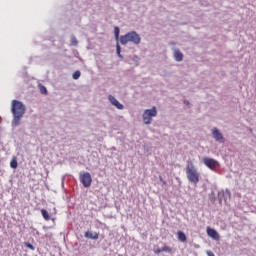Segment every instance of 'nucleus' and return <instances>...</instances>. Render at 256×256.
Instances as JSON below:
<instances>
[{
    "label": "nucleus",
    "mask_w": 256,
    "mask_h": 256,
    "mask_svg": "<svg viewBox=\"0 0 256 256\" xmlns=\"http://www.w3.org/2000/svg\"><path fill=\"white\" fill-rule=\"evenodd\" d=\"M153 117H157L156 107H152V109H146L142 114L145 125H151V123H153Z\"/></svg>",
    "instance_id": "3"
},
{
    "label": "nucleus",
    "mask_w": 256,
    "mask_h": 256,
    "mask_svg": "<svg viewBox=\"0 0 256 256\" xmlns=\"http://www.w3.org/2000/svg\"><path fill=\"white\" fill-rule=\"evenodd\" d=\"M41 214H42V217L45 219V221L51 220V216H49V212H47V210L42 209Z\"/></svg>",
    "instance_id": "16"
},
{
    "label": "nucleus",
    "mask_w": 256,
    "mask_h": 256,
    "mask_svg": "<svg viewBox=\"0 0 256 256\" xmlns=\"http://www.w3.org/2000/svg\"><path fill=\"white\" fill-rule=\"evenodd\" d=\"M184 103H185V105H189V101L188 100H185Z\"/></svg>",
    "instance_id": "28"
},
{
    "label": "nucleus",
    "mask_w": 256,
    "mask_h": 256,
    "mask_svg": "<svg viewBox=\"0 0 256 256\" xmlns=\"http://www.w3.org/2000/svg\"><path fill=\"white\" fill-rule=\"evenodd\" d=\"M221 195L223 196V201H225V203H227V199H231V191H229V189H226L225 191L222 190V191L218 192L219 203H221V201H222Z\"/></svg>",
    "instance_id": "8"
},
{
    "label": "nucleus",
    "mask_w": 256,
    "mask_h": 256,
    "mask_svg": "<svg viewBox=\"0 0 256 256\" xmlns=\"http://www.w3.org/2000/svg\"><path fill=\"white\" fill-rule=\"evenodd\" d=\"M174 59H175V61L180 63V61H183V53L180 52V50H175L174 51Z\"/></svg>",
    "instance_id": "12"
},
{
    "label": "nucleus",
    "mask_w": 256,
    "mask_h": 256,
    "mask_svg": "<svg viewBox=\"0 0 256 256\" xmlns=\"http://www.w3.org/2000/svg\"><path fill=\"white\" fill-rule=\"evenodd\" d=\"M10 111L13 117L11 126L15 129V127L21 125V120L25 117V113L27 112V106H25L22 101L12 100Z\"/></svg>",
    "instance_id": "1"
},
{
    "label": "nucleus",
    "mask_w": 256,
    "mask_h": 256,
    "mask_svg": "<svg viewBox=\"0 0 256 256\" xmlns=\"http://www.w3.org/2000/svg\"><path fill=\"white\" fill-rule=\"evenodd\" d=\"M221 199H222V201H223V195H221Z\"/></svg>",
    "instance_id": "29"
},
{
    "label": "nucleus",
    "mask_w": 256,
    "mask_h": 256,
    "mask_svg": "<svg viewBox=\"0 0 256 256\" xmlns=\"http://www.w3.org/2000/svg\"><path fill=\"white\" fill-rule=\"evenodd\" d=\"M127 35L129 43H133L134 45H139V43H141V36L135 31L128 32Z\"/></svg>",
    "instance_id": "6"
},
{
    "label": "nucleus",
    "mask_w": 256,
    "mask_h": 256,
    "mask_svg": "<svg viewBox=\"0 0 256 256\" xmlns=\"http://www.w3.org/2000/svg\"><path fill=\"white\" fill-rule=\"evenodd\" d=\"M11 169H17L19 167V163L17 162V158L13 157L10 162Z\"/></svg>",
    "instance_id": "15"
},
{
    "label": "nucleus",
    "mask_w": 256,
    "mask_h": 256,
    "mask_svg": "<svg viewBox=\"0 0 256 256\" xmlns=\"http://www.w3.org/2000/svg\"><path fill=\"white\" fill-rule=\"evenodd\" d=\"M79 77H81V71L77 70L73 73L72 75V79H74L75 81H77V79H79Z\"/></svg>",
    "instance_id": "21"
},
{
    "label": "nucleus",
    "mask_w": 256,
    "mask_h": 256,
    "mask_svg": "<svg viewBox=\"0 0 256 256\" xmlns=\"http://www.w3.org/2000/svg\"><path fill=\"white\" fill-rule=\"evenodd\" d=\"M116 53L120 59H123V55H121V45H119V43L116 44Z\"/></svg>",
    "instance_id": "19"
},
{
    "label": "nucleus",
    "mask_w": 256,
    "mask_h": 256,
    "mask_svg": "<svg viewBox=\"0 0 256 256\" xmlns=\"http://www.w3.org/2000/svg\"><path fill=\"white\" fill-rule=\"evenodd\" d=\"M25 246L28 248V249H31V251H35V246H33V244L29 243V242H26L25 243Z\"/></svg>",
    "instance_id": "22"
},
{
    "label": "nucleus",
    "mask_w": 256,
    "mask_h": 256,
    "mask_svg": "<svg viewBox=\"0 0 256 256\" xmlns=\"http://www.w3.org/2000/svg\"><path fill=\"white\" fill-rule=\"evenodd\" d=\"M154 253L156 255H159V253H163V251L161 250V248H154Z\"/></svg>",
    "instance_id": "25"
},
{
    "label": "nucleus",
    "mask_w": 256,
    "mask_h": 256,
    "mask_svg": "<svg viewBox=\"0 0 256 256\" xmlns=\"http://www.w3.org/2000/svg\"><path fill=\"white\" fill-rule=\"evenodd\" d=\"M186 175L190 183H193L194 185H197L199 183V172H197V169H195V167L187 166Z\"/></svg>",
    "instance_id": "2"
},
{
    "label": "nucleus",
    "mask_w": 256,
    "mask_h": 256,
    "mask_svg": "<svg viewBox=\"0 0 256 256\" xmlns=\"http://www.w3.org/2000/svg\"><path fill=\"white\" fill-rule=\"evenodd\" d=\"M70 39H71V45H73V47H77L79 42L77 41V38L75 37V35H71Z\"/></svg>",
    "instance_id": "18"
},
{
    "label": "nucleus",
    "mask_w": 256,
    "mask_h": 256,
    "mask_svg": "<svg viewBox=\"0 0 256 256\" xmlns=\"http://www.w3.org/2000/svg\"><path fill=\"white\" fill-rule=\"evenodd\" d=\"M206 233H207L208 237H211V239H214V241H219L220 236H219V232H217V230H215L211 227H207Z\"/></svg>",
    "instance_id": "9"
},
{
    "label": "nucleus",
    "mask_w": 256,
    "mask_h": 256,
    "mask_svg": "<svg viewBox=\"0 0 256 256\" xmlns=\"http://www.w3.org/2000/svg\"><path fill=\"white\" fill-rule=\"evenodd\" d=\"M212 135H213L215 141H218V143H225V137H223V133H221L220 129L213 128Z\"/></svg>",
    "instance_id": "7"
},
{
    "label": "nucleus",
    "mask_w": 256,
    "mask_h": 256,
    "mask_svg": "<svg viewBox=\"0 0 256 256\" xmlns=\"http://www.w3.org/2000/svg\"><path fill=\"white\" fill-rule=\"evenodd\" d=\"M177 237H178V240L181 241V243H185V241H187V236L185 235V232H183V231H178Z\"/></svg>",
    "instance_id": "13"
},
{
    "label": "nucleus",
    "mask_w": 256,
    "mask_h": 256,
    "mask_svg": "<svg viewBox=\"0 0 256 256\" xmlns=\"http://www.w3.org/2000/svg\"><path fill=\"white\" fill-rule=\"evenodd\" d=\"M108 101H109L112 105H114V107H116V109H119V110L125 109V106H123V104H121V103L119 102V100H117V98H115V96L110 95V96L108 97Z\"/></svg>",
    "instance_id": "10"
},
{
    "label": "nucleus",
    "mask_w": 256,
    "mask_h": 256,
    "mask_svg": "<svg viewBox=\"0 0 256 256\" xmlns=\"http://www.w3.org/2000/svg\"><path fill=\"white\" fill-rule=\"evenodd\" d=\"M208 256H215V254L212 251H207Z\"/></svg>",
    "instance_id": "27"
},
{
    "label": "nucleus",
    "mask_w": 256,
    "mask_h": 256,
    "mask_svg": "<svg viewBox=\"0 0 256 256\" xmlns=\"http://www.w3.org/2000/svg\"><path fill=\"white\" fill-rule=\"evenodd\" d=\"M119 33H121V30L119 29L118 26L114 27V37L116 41H119Z\"/></svg>",
    "instance_id": "17"
},
{
    "label": "nucleus",
    "mask_w": 256,
    "mask_h": 256,
    "mask_svg": "<svg viewBox=\"0 0 256 256\" xmlns=\"http://www.w3.org/2000/svg\"><path fill=\"white\" fill-rule=\"evenodd\" d=\"M39 89L42 95H47V87L43 86V84H39Z\"/></svg>",
    "instance_id": "20"
},
{
    "label": "nucleus",
    "mask_w": 256,
    "mask_h": 256,
    "mask_svg": "<svg viewBox=\"0 0 256 256\" xmlns=\"http://www.w3.org/2000/svg\"><path fill=\"white\" fill-rule=\"evenodd\" d=\"M120 43H121V45H127L129 43L128 34H125V35L120 37Z\"/></svg>",
    "instance_id": "14"
},
{
    "label": "nucleus",
    "mask_w": 256,
    "mask_h": 256,
    "mask_svg": "<svg viewBox=\"0 0 256 256\" xmlns=\"http://www.w3.org/2000/svg\"><path fill=\"white\" fill-rule=\"evenodd\" d=\"M159 179H160L162 185H167V181H165V180L163 179V177L160 176Z\"/></svg>",
    "instance_id": "26"
},
{
    "label": "nucleus",
    "mask_w": 256,
    "mask_h": 256,
    "mask_svg": "<svg viewBox=\"0 0 256 256\" xmlns=\"http://www.w3.org/2000/svg\"><path fill=\"white\" fill-rule=\"evenodd\" d=\"M79 177H80V182L82 183L83 187H85V188L91 187V183H93V178L91 177V173L80 172Z\"/></svg>",
    "instance_id": "4"
},
{
    "label": "nucleus",
    "mask_w": 256,
    "mask_h": 256,
    "mask_svg": "<svg viewBox=\"0 0 256 256\" xmlns=\"http://www.w3.org/2000/svg\"><path fill=\"white\" fill-rule=\"evenodd\" d=\"M161 251H162V253L163 252L171 253V248L169 246H164V247L161 248Z\"/></svg>",
    "instance_id": "23"
},
{
    "label": "nucleus",
    "mask_w": 256,
    "mask_h": 256,
    "mask_svg": "<svg viewBox=\"0 0 256 256\" xmlns=\"http://www.w3.org/2000/svg\"><path fill=\"white\" fill-rule=\"evenodd\" d=\"M84 237H85L86 239H92V240H94V241H97V239H99V233H97V232H92V231H86V232L84 233Z\"/></svg>",
    "instance_id": "11"
},
{
    "label": "nucleus",
    "mask_w": 256,
    "mask_h": 256,
    "mask_svg": "<svg viewBox=\"0 0 256 256\" xmlns=\"http://www.w3.org/2000/svg\"><path fill=\"white\" fill-rule=\"evenodd\" d=\"M203 163L206 165V167H208V169H211V171H215V169L219 167V162L213 158L204 157Z\"/></svg>",
    "instance_id": "5"
},
{
    "label": "nucleus",
    "mask_w": 256,
    "mask_h": 256,
    "mask_svg": "<svg viewBox=\"0 0 256 256\" xmlns=\"http://www.w3.org/2000/svg\"><path fill=\"white\" fill-rule=\"evenodd\" d=\"M209 199H210L211 203H215V192H212V193L209 195Z\"/></svg>",
    "instance_id": "24"
}]
</instances>
